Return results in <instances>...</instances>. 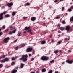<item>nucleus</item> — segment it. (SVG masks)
<instances>
[{"mask_svg":"<svg viewBox=\"0 0 73 73\" xmlns=\"http://www.w3.org/2000/svg\"><path fill=\"white\" fill-rule=\"evenodd\" d=\"M13 28V26H10V28Z\"/></svg>","mask_w":73,"mask_h":73,"instance_id":"3c124183","label":"nucleus"},{"mask_svg":"<svg viewBox=\"0 0 73 73\" xmlns=\"http://www.w3.org/2000/svg\"><path fill=\"white\" fill-rule=\"evenodd\" d=\"M10 40L9 37L6 38L4 40V42L5 43H7L8 42V41Z\"/></svg>","mask_w":73,"mask_h":73,"instance_id":"423d86ee","label":"nucleus"},{"mask_svg":"<svg viewBox=\"0 0 73 73\" xmlns=\"http://www.w3.org/2000/svg\"><path fill=\"white\" fill-rule=\"evenodd\" d=\"M41 59L42 61H48L49 60V57L47 56H43L41 57Z\"/></svg>","mask_w":73,"mask_h":73,"instance_id":"f03ea898","label":"nucleus"},{"mask_svg":"<svg viewBox=\"0 0 73 73\" xmlns=\"http://www.w3.org/2000/svg\"><path fill=\"white\" fill-rule=\"evenodd\" d=\"M56 19H60V17H56Z\"/></svg>","mask_w":73,"mask_h":73,"instance_id":"4d7b16f0","label":"nucleus"},{"mask_svg":"<svg viewBox=\"0 0 73 73\" xmlns=\"http://www.w3.org/2000/svg\"><path fill=\"white\" fill-rule=\"evenodd\" d=\"M46 69L45 68H44L41 71L42 72L44 73V72H46Z\"/></svg>","mask_w":73,"mask_h":73,"instance_id":"2eb2a0df","label":"nucleus"},{"mask_svg":"<svg viewBox=\"0 0 73 73\" xmlns=\"http://www.w3.org/2000/svg\"><path fill=\"white\" fill-rule=\"evenodd\" d=\"M54 73H58V71H55Z\"/></svg>","mask_w":73,"mask_h":73,"instance_id":"864d4df0","label":"nucleus"},{"mask_svg":"<svg viewBox=\"0 0 73 73\" xmlns=\"http://www.w3.org/2000/svg\"><path fill=\"white\" fill-rule=\"evenodd\" d=\"M70 39V38H69L68 39H67V41H68V40H69Z\"/></svg>","mask_w":73,"mask_h":73,"instance_id":"680f3d73","label":"nucleus"},{"mask_svg":"<svg viewBox=\"0 0 73 73\" xmlns=\"http://www.w3.org/2000/svg\"><path fill=\"white\" fill-rule=\"evenodd\" d=\"M0 62H1V63H3L4 62H5L4 59H3L2 60H0Z\"/></svg>","mask_w":73,"mask_h":73,"instance_id":"6ab92c4d","label":"nucleus"},{"mask_svg":"<svg viewBox=\"0 0 73 73\" xmlns=\"http://www.w3.org/2000/svg\"><path fill=\"white\" fill-rule=\"evenodd\" d=\"M3 58H5V55H2Z\"/></svg>","mask_w":73,"mask_h":73,"instance_id":"a19ab883","label":"nucleus"},{"mask_svg":"<svg viewBox=\"0 0 73 73\" xmlns=\"http://www.w3.org/2000/svg\"><path fill=\"white\" fill-rule=\"evenodd\" d=\"M71 8H72V9H73V6H71Z\"/></svg>","mask_w":73,"mask_h":73,"instance_id":"bf43d9fd","label":"nucleus"},{"mask_svg":"<svg viewBox=\"0 0 73 73\" xmlns=\"http://www.w3.org/2000/svg\"><path fill=\"white\" fill-rule=\"evenodd\" d=\"M58 33H61V31H58Z\"/></svg>","mask_w":73,"mask_h":73,"instance_id":"e2e57ef3","label":"nucleus"},{"mask_svg":"<svg viewBox=\"0 0 73 73\" xmlns=\"http://www.w3.org/2000/svg\"><path fill=\"white\" fill-rule=\"evenodd\" d=\"M21 66H20V68L21 69L24 67V66L25 65V64H23L22 63H21L20 64Z\"/></svg>","mask_w":73,"mask_h":73,"instance_id":"9d476101","label":"nucleus"},{"mask_svg":"<svg viewBox=\"0 0 73 73\" xmlns=\"http://www.w3.org/2000/svg\"><path fill=\"white\" fill-rule=\"evenodd\" d=\"M40 73V71H37L36 72V73Z\"/></svg>","mask_w":73,"mask_h":73,"instance_id":"a18cd8bd","label":"nucleus"},{"mask_svg":"<svg viewBox=\"0 0 73 73\" xmlns=\"http://www.w3.org/2000/svg\"><path fill=\"white\" fill-rule=\"evenodd\" d=\"M54 53L55 54H57V53H58V50H56L54 51Z\"/></svg>","mask_w":73,"mask_h":73,"instance_id":"aec40b11","label":"nucleus"},{"mask_svg":"<svg viewBox=\"0 0 73 73\" xmlns=\"http://www.w3.org/2000/svg\"><path fill=\"white\" fill-rule=\"evenodd\" d=\"M68 51L69 52H72V51H71V50H69Z\"/></svg>","mask_w":73,"mask_h":73,"instance_id":"774afa93","label":"nucleus"},{"mask_svg":"<svg viewBox=\"0 0 73 73\" xmlns=\"http://www.w3.org/2000/svg\"><path fill=\"white\" fill-rule=\"evenodd\" d=\"M40 42L42 45H44V44H45L46 43V41L45 40L41 41Z\"/></svg>","mask_w":73,"mask_h":73,"instance_id":"1a4fd4ad","label":"nucleus"},{"mask_svg":"<svg viewBox=\"0 0 73 73\" xmlns=\"http://www.w3.org/2000/svg\"><path fill=\"white\" fill-rule=\"evenodd\" d=\"M31 31H32V30H31V29L29 30L28 31V32H31Z\"/></svg>","mask_w":73,"mask_h":73,"instance_id":"c03bdc74","label":"nucleus"},{"mask_svg":"<svg viewBox=\"0 0 73 73\" xmlns=\"http://www.w3.org/2000/svg\"><path fill=\"white\" fill-rule=\"evenodd\" d=\"M64 41H66V40H67V38H65L64 39Z\"/></svg>","mask_w":73,"mask_h":73,"instance_id":"37998d69","label":"nucleus"},{"mask_svg":"<svg viewBox=\"0 0 73 73\" xmlns=\"http://www.w3.org/2000/svg\"><path fill=\"white\" fill-rule=\"evenodd\" d=\"M68 12H71L72 11V9L71 8L68 9Z\"/></svg>","mask_w":73,"mask_h":73,"instance_id":"2f4dec72","label":"nucleus"},{"mask_svg":"<svg viewBox=\"0 0 73 73\" xmlns=\"http://www.w3.org/2000/svg\"><path fill=\"white\" fill-rule=\"evenodd\" d=\"M46 24V23H44L43 25V26H45V25Z\"/></svg>","mask_w":73,"mask_h":73,"instance_id":"0e129e2a","label":"nucleus"},{"mask_svg":"<svg viewBox=\"0 0 73 73\" xmlns=\"http://www.w3.org/2000/svg\"><path fill=\"white\" fill-rule=\"evenodd\" d=\"M57 27H60V24H58Z\"/></svg>","mask_w":73,"mask_h":73,"instance_id":"6e6d98bb","label":"nucleus"},{"mask_svg":"<svg viewBox=\"0 0 73 73\" xmlns=\"http://www.w3.org/2000/svg\"><path fill=\"white\" fill-rule=\"evenodd\" d=\"M3 65L2 64H0V68H1L3 67Z\"/></svg>","mask_w":73,"mask_h":73,"instance_id":"c85d7f7f","label":"nucleus"},{"mask_svg":"<svg viewBox=\"0 0 73 73\" xmlns=\"http://www.w3.org/2000/svg\"><path fill=\"white\" fill-rule=\"evenodd\" d=\"M2 58H3V57L2 55L1 56V57H0V59H2Z\"/></svg>","mask_w":73,"mask_h":73,"instance_id":"58836bf2","label":"nucleus"},{"mask_svg":"<svg viewBox=\"0 0 73 73\" xmlns=\"http://www.w3.org/2000/svg\"><path fill=\"white\" fill-rule=\"evenodd\" d=\"M22 58L19 59V60H23V62H24V61H26L27 60V57H28V55H22Z\"/></svg>","mask_w":73,"mask_h":73,"instance_id":"f257e3e1","label":"nucleus"},{"mask_svg":"<svg viewBox=\"0 0 73 73\" xmlns=\"http://www.w3.org/2000/svg\"><path fill=\"white\" fill-rule=\"evenodd\" d=\"M17 70H13V71L11 73H16V72H17Z\"/></svg>","mask_w":73,"mask_h":73,"instance_id":"4468645a","label":"nucleus"},{"mask_svg":"<svg viewBox=\"0 0 73 73\" xmlns=\"http://www.w3.org/2000/svg\"><path fill=\"white\" fill-rule=\"evenodd\" d=\"M18 68H19V67H17L15 68V69H18Z\"/></svg>","mask_w":73,"mask_h":73,"instance_id":"13d9d810","label":"nucleus"},{"mask_svg":"<svg viewBox=\"0 0 73 73\" xmlns=\"http://www.w3.org/2000/svg\"><path fill=\"white\" fill-rule=\"evenodd\" d=\"M7 12L4 11L3 13H2L0 14V20H1L4 19V17H3V14L5 15Z\"/></svg>","mask_w":73,"mask_h":73,"instance_id":"7ed1b4c3","label":"nucleus"},{"mask_svg":"<svg viewBox=\"0 0 73 73\" xmlns=\"http://www.w3.org/2000/svg\"><path fill=\"white\" fill-rule=\"evenodd\" d=\"M16 13L15 12H13L12 15V16H15V15H16Z\"/></svg>","mask_w":73,"mask_h":73,"instance_id":"a211bd4d","label":"nucleus"},{"mask_svg":"<svg viewBox=\"0 0 73 73\" xmlns=\"http://www.w3.org/2000/svg\"><path fill=\"white\" fill-rule=\"evenodd\" d=\"M61 42H62V41H61L60 40L59 41H58V45H60V44H61Z\"/></svg>","mask_w":73,"mask_h":73,"instance_id":"b1692460","label":"nucleus"},{"mask_svg":"<svg viewBox=\"0 0 73 73\" xmlns=\"http://www.w3.org/2000/svg\"><path fill=\"white\" fill-rule=\"evenodd\" d=\"M57 1H58V0H55L54 1V3H56V2H57Z\"/></svg>","mask_w":73,"mask_h":73,"instance_id":"49530a36","label":"nucleus"},{"mask_svg":"<svg viewBox=\"0 0 73 73\" xmlns=\"http://www.w3.org/2000/svg\"><path fill=\"white\" fill-rule=\"evenodd\" d=\"M31 28V27H26L25 28V30L26 31V30H28V29H30Z\"/></svg>","mask_w":73,"mask_h":73,"instance_id":"f8f14e48","label":"nucleus"},{"mask_svg":"<svg viewBox=\"0 0 73 73\" xmlns=\"http://www.w3.org/2000/svg\"><path fill=\"white\" fill-rule=\"evenodd\" d=\"M33 50V48L32 47H28L27 48V49L26 50V51L27 52H32V50Z\"/></svg>","mask_w":73,"mask_h":73,"instance_id":"20e7f679","label":"nucleus"},{"mask_svg":"<svg viewBox=\"0 0 73 73\" xmlns=\"http://www.w3.org/2000/svg\"><path fill=\"white\" fill-rule=\"evenodd\" d=\"M5 17L7 18L9 17H10V15L9 14H6L5 16Z\"/></svg>","mask_w":73,"mask_h":73,"instance_id":"f3484780","label":"nucleus"},{"mask_svg":"<svg viewBox=\"0 0 73 73\" xmlns=\"http://www.w3.org/2000/svg\"><path fill=\"white\" fill-rule=\"evenodd\" d=\"M27 6H29V5H30V3H27L26 4H25Z\"/></svg>","mask_w":73,"mask_h":73,"instance_id":"4be33fe9","label":"nucleus"},{"mask_svg":"<svg viewBox=\"0 0 73 73\" xmlns=\"http://www.w3.org/2000/svg\"><path fill=\"white\" fill-rule=\"evenodd\" d=\"M2 35H3V32H0V36Z\"/></svg>","mask_w":73,"mask_h":73,"instance_id":"ea45409f","label":"nucleus"},{"mask_svg":"<svg viewBox=\"0 0 73 73\" xmlns=\"http://www.w3.org/2000/svg\"><path fill=\"white\" fill-rule=\"evenodd\" d=\"M31 21H34L35 20H36V18L35 17H33L31 18Z\"/></svg>","mask_w":73,"mask_h":73,"instance_id":"6e6552de","label":"nucleus"},{"mask_svg":"<svg viewBox=\"0 0 73 73\" xmlns=\"http://www.w3.org/2000/svg\"><path fill=\"white\" fill-rule=\"evenodd\" d=\"M70 26H66V31H70Z\"/></svg>","mask_w":73,"mask_h":73,"instance_id":"0eeeda50","label":"nucleus"},{"mask_svg":"<svg viewBox=\"0 0 73 73\" xmlns=\"http://www.w3.org/2000/svg\"><path fill=\"white\" fill-rule=\"evenodd\" d=\"M29 57H31V54H29Z\"/></svg>","mask_w":73,"mask_h":73,"instance_id":"5fc2aeb1","label":"nucleus"},{"mask_svg":"<svg viewBox=\"0 0 73 73\" xmlns=\"http://www.w3.org/2000/svg\"><path fill=\"white\" fill-rule=\"evenodd\" d=\"M30 73H35L34 72H32Z\"/></svg>","mask_w":73,"mask_h":73,"instance_id":"69168bd1","label":"nucleus"},{"mask_svg":"<svg viewBox=\"0 0 73 73\" xmlns=\"http://www.w3.org/2000/svg\"><path fill=\"white\" fill-rule=\"evenodd\" d=\"M2 28L3 29H5V25H4L2 27Z\"/></svg>","mask_w":73,"mask_h":73,"instance_id":"4c0bfd02","label":"nucleus"},{"mask_svg":"<svg viewBox=\"0 0 73 73\" xmlns=\"http://www.w3.org/2000/svg\"><path fill=\"white\" fill-rule=\"evenodd\" d=\"M62 24H66V23H65V20H63L62 21Z\"/></svg>","mask_w":73,"mask_h":73,"instance_id":"a878e982","label":"nucleus"},{"mask_svg":"<svg viewBox=\"0 0 73 73\" xmlns=\"http://www.w3.org/2000/svg\"><path fill=\"white\" fill-rule=\"evenodd\" d=\"M61 52H62V50H60V53H61Z\"/></svg>","mask_w":73,"mask_h":73,"instance_id":"052dcab7","label":"nucleus"},{"mask_svg":"<svg viewBox=\"0 0 73 73\" xmlns=\"http://www.w3.org/2000/svg\"><path fill=\"white\" fill-rule=\"evenodd\" d=\"M51 41H52V42H53V43L54 42V39L52 40H51Z\"/></svg>","mask_w":73,"mask_h":73,"instance_id":"8fccbe9b","label":"nucleus"},{"mask_svg":"<svg viewBox=\"0 0 73 73\" xmlns=\"http://www.w3.org/2000/svg\"><path fill=\"white\" fill-rule=\"evenodd\" d=\"M35 60V58H32L31 59V61H33V60Z\"/></svg>","mask_w":73,"mask_h":73,"instance_id":"e433bc0d","label":"nucleus"},{"mask_svg":"<svg viewBox=\"0 0 73 73\" xmlns=\"http://www.w3.org/2000/svg\"><path fill=\"white\" fill-rule=\"evenodd\" d=\"M17 41V39H16L15 40H14L13 42L15 43Z\"/></svg>","mask_w":73,"mask_h":73,"instance_id":"79ce46f5","label":"nucleus"},{"mask_svg":"<svg viewBox=\"0 0 73 73\" xmlns=\"http://www.w3.org/2000/svg\"><path fill=\"white\" fill-rule=\"evenodd\" d=\"M9 31V29H7L5 30V32H8Z\"/></svg>","mask_w":73,"mask_h":73,"instance_id":"c9c22d12","label":"nucleus"},{"mask_svg":"<svg viewBox=\"0 0 73 73\" xmlns=\"http://www.w3.org/2000/svg\"><path fill=\"white\" fill-rule=\"evenodd\" d=\"M13 33L12 32V31H10L9 33V35H12Z\"/></svg>","mask_w":73,"mask_h":73,"instance_id":"f704fd0d","label":"nucleus"},{"mask_svg":"<svg viewBox=\"0 0 73 73\" xmlns=\"http://www.w3.org/2000/svg\"><path fill=\"white\" fill-rule=\"evenodd\" d=\"M5 62V61L7 62L8 61H9V59L7 58H6L5 59H4Z\"/></svg>","mask_w":73,"mask_h":73,"instance_id":"ddd939ff","label":"nucleus"},{"mask_svg":"<svg viewBox=\"0 0 73 73\" xmlns=\"http://www.w3.org/2000/svg\"><path fill=\"white\" fill-rule=\"evenodd\" d=\"M21 32H20V33H19L18 34V36H21Z\"/></svg>","mask_w":73,"mask_h":73,"instance_id":"473e14b6","label":"nucleus"},{"mask_svg":"<svg viewBox=\"0 0 73 73\" xmlns=\"http://www.w3.org/2000/svg\"><path fill=\"white\" fill-rule=\"evenodd\" d=\"M25 46V44H22L21 45V47H24V46Z\"/></svg>","mask_w":73,"mask_h":73,"instance_id":"393cba45","label":"nucleus"},{"mask_svg":"<svg viewBox=\"0 0 73 73\" xmlns=\"http://www.w3.org/2000/svg\"><path fill=\"white\" fill-rule=\"evenodd\" d=\"M5 6H7L8 7H11L13 5V3H7L5 4Z\"/></svg>","mask_w":73,"mask_h":73,"instance_id":"39448f33","label":"nucleus"},{"mask_svg":"<svg viewBox=\"0 0 73 73\" xmlns=\"http://www.w3.org/2000/svg\"><path fill=\"white\" fill-rule=\"evenodd\" d=\"M35 51H33V52H32L33 54H35Z\"/></svg>","mask_w":73,"mask_h":73,"instance_id":"09e8293b","label":"nucleus"},{"mask_svg":"<svg viewBox=\"0 0 73 73\" xmlns=\"http://www.w3.org/2000/svg\"><path fill=\"white\" fill-rule=\"evenodd\" d=\"M61 36V35L59 34V35H58L57 36Z\"/></svg>","mask_w":73,"mask_h":73,"instance_id":"338daca9","label":"nucleus"},{"mask_svg":"<svg viewBox=\"0 0 73 73\" xmlns=\"http://www.w3.org/2000/svg\"><path fill=\"white\" fill-rule=\"evenodd\" d=\"M58 29H60L61 31H63L64 29V27H60L58 28Z\"/></svg>","mask_w":73,"mask_h":73,"instance_id":"dca6fc26","label":"nucleus"},{"mask_svg":"<svg viewBox=\"0 0 73 73\" xmlns=\"http://www.w3.org/2000/svg\"><path fill=\"white\" fill-rule=\"evenodd\" d=\"M12 58V60H15V59H16V58H15V57H13L11 58Z\"/></svg>","mask_w":73,"mask_h":73,"instance_id":"7c9ffc66","label":"nucleus"},{"mask_svg":"<svg viewBox=\"0 0 73 73\" xmlns=\"http://www.w3.org/2000/svg\"><path fill=\"white\" fill-rule=\"evenodd\" d=\"M15 48L17 50L18 49V46L16 47Z\"/></svg>","mask_w":73,"mask_h":73,"instance_id":"603ef678","label":"nucleus"},{"mask_svg":"<svg viewBox=\"0 0 73 73\" xmlns=\"http://www.w3.org/2000/svg\"><path fill=\"white\" fill-rule=\"evenodd\" d=\"M14 65H15V62H12L11 63V65L13 66Z\"/></svg>","mask_w":73,"mask_h":73,"instance_id":"c756f323","label":"nucleus"},{"mask_svg":"<svg viewBox=\"0 0 73 73\" xmlns=\"http://www.w3.org/2000/svg\"><path fill=\"white\" fill-rule=\"evenodd\" d=\"M23 19H26V18H27V17H23Z\"/></svg>","mask_w":73,"mask_h":73,"instance_id":"de8ad7c7","label":"nucleus"},{"mask_svg":"<svg viewBox=\"0 0 73 73\" xmlns=\"http://www.w3.org/2000/svg\"><path fill=\"white\" fill-rule=\"evenodd\" d=\"M53 73V71H52V70H50L48 72V73Z\"/></svg>","mask_w":73,"mask_h":73,"instance_id":"bb28decb","label":"nucleus"},{"mask_svg":"<svg viewBox=\"0 0 73 73\" xmlns=\"http://www.w3.org/2000/svg\"><path fill=\"white\" fill-rule=\"evenodd\" d=\"M66 62L69 63V64H72L73 62V61L72 60L69 61V60H66Z\"/></svg>","mask_w":73,"mask_h":73,"instance_id":"9b49d317","label":"nucleus"},{"mask_svg":"<svg viewBox=\"0 0 73 73\" xmlns=\"http://www.w3.org/2000/svg\"><path fill=\"white\" fill-rule=\"evenodd\" d=\"M16 29H15L14 31H12V32H13V33H16Z\"/></svg>","mask_w":73,"mask_h":73,"instance_id":"5701e85b","label":"nucleus"},{"mask_svg":"<svg viewBox=\"0 0 73 73\" xmlns=\"http://www.w3.org/2000/svg\"><path fill=\"white\" fill-rule=\"evenodd\" d=\"M63 10H65V8L64 7H62V11L63 12Z\"/></svg>","mask_w":73,"mask_h":73,"instance_id":"72a5a7b5","label":"nucleus"},{"mask_svg":"<svg viewBox=\"0 0 73 73\" xmlns=\"http://www.w3.org/2000/svg\"><path fill=\"white\" fill-rule=\"evenodd\" d=\"M54 60H53L52 61H51L50 62L51 64H52L53 63H54Z\"/></svg>","mask_w":73,"mask_h":73,"instance_id":"412c9836","label":"nucleus"},{"mask_svg":"<svg viewBox=\"0 0 73 73\" xmlns=\"http://www.w3.org/2000/svg\"><path fill=\"white\" fill-rule=\"evenodd\" d=\"M71 21H73V16L70 19Z\"/></svg>","mask_w":73,"mask_h":73,"instance_id":"cd10ccee","label":"nucleus"}]
</instances>
